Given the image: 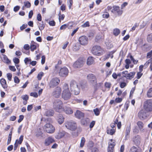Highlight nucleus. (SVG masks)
<instances>
[{"label": "nucleus", "mask_w": 152, "mask_h": 152, "mask_svg": "<svg viewBox=\"0 0 152 152\" xmlns=\"http://www.w3.org/2000/svg\"><path fill=\"white\" fill-rule=\"evenodd\" d=\"M133 141L136 145H138L140 143V137L137 135L134 137L133 139Z\"/></svg>", "instance_id": "obj_17"}, {"label": "nucleus", "mask_w": 152, "mask_h": 152, "mask_svg": "<svg viewBox=\"0 0 152 152\" xmlns=\"http://www.w3.org/2000/svg\"><path fill=\"white\" fill-rule=\"evenodd\" d=\"M137 125L138 126L140 131L142 132H144V129L143 128L144 126V124L141 121H138L137 123Z\"/></svg>", "instance_id": "obj_18"}, {"label": "nucleus", "mask_w": 152, "mask_h": 152, "mask_svg": "<svg viewBox=\"0 0 152 152\" xmlns=\"http://www.w3.org/2000/svg\"><path fill=\"white\" fill-rule=\"evenodd\" d=\"M53 107L56 111L58 112H62L64 110L63 104L59 99H57L54 101L53 103Z\"/></svg>", "instance_id": "obj_3"}, {"label": "nucleus", "mask_w": 152, "mask_h": 152, "mask_svg": "<svg viewBox=\"0 0 152 152\" xmlns=\"http://www.w3.org/2000/svg\"><path fill=\"white\" fill-rule=\"evenodd\" d=\"M70 88L75 95H77L80 92V85L75 81L72 80L70 82Z\"/></svg>", "instance_id": "obj_1"}, {"label": "nucleus", "mask_w": 152, "mask_h": 152, "mask_svg": "<svg viewBox=\"0 0 152 152\" xmlns=\"http://www.w3.org/2000/svg\"><path fill=\"white\" fill-rule=\"evenodd\" d=\"M55 127L53 125L48 123V133L52 134L55 131Z\"/></svg>", "instance_id": "obj_15"}, {"label": "nucleus", "mask_w": 152, "mask_h": 152, "mask_svg": "<svg viewBox=\"0 0 152 152\" xmlns=\"http://www.w3.org/2000/svg\"><path fill=\"white\" fill-rule=\"evenodd\" d=\"M129 152H138V150L137 148L133 146L130 148Z\"/></svg>", "instance_id": "obj_33"}, {"label": "nucleus", "mask_w": 152, "mask_h": 152, "mask_svg": "<svg viewBox=\"0 0 152 152\" xmlns=\"http://www.w3.org/2000/svg\"><path fill=\"white\" fill-rule=\"evenodd\" d=\"M87 79L89 82L94 87H96L97 86V79L96 77L92 74H89L87 75Z\"/></svg>", "instance_id": "obj_5"}, {"label": "nucleus", "mask_w": 152, "mask_h": 152, "mask_svg": "<svg viewBox=\"0 0 152 152\" xmlns=\"http://www.w3.org/2000/svg\"><path fill=\"white\" fill-rule=\"evenodd\" d=\"M65 134V132L64 131L60 132L55 137L57 139H60L63 137Z\"/></svg>", "instance_id": "obj_24"}, {"label": "nucleus", "mask_w": 152, "mask_h": 152, "mask_svg": "<svg viewBox=\"0 0 152 152\" xmlns=\"http://www.w3.org/2000/svg\"><path fill=\"white\" fill-rule=\"evenodd\" d=\"M57 119L58 122L60 124L63 123L64 121V118L62 115L60 114L58 115Z\"/></svg>", "instance_id": "obj_20"}, {"label": "nucleus", "mask_w": 152, "mask_h": 152, "mask_svg": "<svg viewBox=\"0 0 152 152\" xmlns=\"http://www.w3.org/2000/svg\"><path fill=\"white\" fill-rule=\"evenodd\" d=\"M27 24H23L20 27V29L21 30H23V29H24L25 28H26L27 27Z\"/></svg>", "instance_id": "obj_57"}, {"label": "nucleus", "mask_w": 152, "mask_h": 152, "mask_svg": "<svg viewBox=\"0 0 152 152\" xmlns=\"http://www.w3.org/2000/svg\"><path fill=\"white\" fill-rule=\"evenodd\" d=\"M147 58H152V53L151 51L147 53Z\"/></svg>", "instance_id": "obj_55"}, {"label": "nucleus", "mask_w": 152, "mask_h": 152, "mask_svg": "<svg viewBox=\"0 0 152 152\" xmlns=\"http://www.w3.org/2000/svg\"><path fill=\"white\" fill-rule=\"evenodd\" d=\"M14 81L15 83H18L20 82V80L17 77L15 76L14 78Z\"/></svg>", "instance_id": "obj_50"}, {"label": "nucleus", "mask_w": 152, "mask_h": 152, "mask_svg": "<svg viewBox=\"0 0 152 152\" xmlns=\"http://www.w3.org/2000/svg\"><path fill=\"white\" fill-rule=\"evenodd\" d=\"M75 116L77 118H81L84 116V113L79 110H77L75 114Z\"/></svg>", "instance_id": "obj_16"}, {"label": "nucleus", "mask_w": 152, "mask_h": 152, "mask_svg": "<svg viewBox=\"0 0 152 152\" xmlns=\"http://www.w3.org/2000/svg\"><path fill=\"white\" fill-rule=\"evenodd\" d=\"M65 113L68 114H72L73 111L72 110L70 107H66L64 108V110Z\"/></svg>", "instance_id": "obj_25"}, {"label": "nucleus", "mask_w": 152, "mask_h": 152, "mask_svg": "<svg viewBox=\"0 0 152 152\" xmlns=\"http://www.w3.org/2000/svg\"><path fill=\"white\" fill-rule=\"evenodd\" d=\"M31 61V59L28 58H26L24 60V61L26 65L30 64Z\"/></svg>", "instance_id": "obj_36"}, {"label": "nucleus", "mask_w": 152, "mask_h": 152, "mask_svg": "<svg viewBox=\"0 0 152 152\" xmlns=\"http://www.w3.org/2000/svg\"><path fill=\"white\" fill-rule=\"evenodd\" d=\"M67 24H64L61 26L60 29L61 30L65 29L67 27Z\"/></svg>", "instance_id": "obj_54"}, {"label": "nucleus", "mask_w": 152, "mask_h": 152, "mask_svg": "<svg viewBox=\"0 0 152 152\" xmlns=\"http://www.w3.org/2000/svg\"><path fill=\"white\" fill-rule=\"evenodd\" d=\"M138 117L141 119L145 118L147 117V115L145 111L143 110L140 111L138 113Z\"/></svg>", "instance_id": "obj_14"}, {"label": "nucleus", "mask_w": 152, "mask_h": 152, "mask_svg": "<svg viewBox=\"0 0 152 152\" xmlns=\"http://www.w3.org/2000/svg\"><path fill=\"white\" fill-rule=\"evenodd\" d=\"M54 112L53 110H48V117L53 116L54 114Z\"/></svg>", "instance_id": "obj_41"}, {"label": "nucleus", "mask_w": 152, "mask_h": 152, "mask_svg": "<svg viewBox=\"0 0 152 152\" xmlns=\"http://www.w3.org/2000/svg\"><path fill=\"white\" fill-rule=\"evenodd\" d=\"M58 73L60 77H66L68 75L69 70L66 67H64L60 69Z\"/></svg>", "instance_id": "obj_7"}, {"label": "nucleus", "mask_w": 152, "mask_h": 152, "mask_svg": "<svg viewBox=\"0 0 152 152\" xmlns=\"http://www.w3.org/2000/svg\"><path fill=\"white\" fill-rule=\"evenodd\" d=\"M60 80L59 78L55 77L52 79L50 83L49 86L50 88H53L58 85L59 83Z\"/></svg>", "instance_id": "obj_9"}, {"label": "nucleus", "mask_w": 152, "mask_h": 152, "mask_svg": "<svg viewBox=\"0 0 152 152\" xmlns=\"http://www.w3.org/2000/svg\"><path fill=\"white\" fill-rule=\"evenodd\" d=\"M21 98L24 100L23 103L24 105H26L27 103V102L28 99V96L27 95H23L21 96Z\"/></svg>", "instance_id": "obj_23"}, {"label": "nucleus", "mask_w": 152, "mask_h": 152, "mask_svg": "<svg viewBox=\"0 0 152 152\" xmlns=\"http://www.w3.org/2000/svg\"><path fill=\"white\" fill-rule=\"evenodd\" d=\"M102 17L104 18H108L109 17V15L107 12H105L102 15Z\"/></svg>", "instance_id": "obj_48"}, {"label": "nucleus", "mask_w": 152, "mask_h": 152, "mask_svg": "<svg viewBox=\"0 0 152 152\" xmlns=\"http://www.w3.org/2000/svg\"><path fill=\"white\" fill-rule=\"evenodd\" d=\"M131 129V126L130 125L129 126H127L126 128V137H127V136L129 134Z\"/></svg>", "instance_id": "obj_32"}, {"label": "nucleus", "mask_w": 152, "mask_h": 152, "mask_svg": "<svg viewBox=\"0 0 152 152\" xmlns=\"http://www.w3.org/2000/svg\"><path fill=\"white\" fill-rule=\"evenodd\" d=\"M44 75V73L42 72H40L38 74L37 78L39 80H41L42 77Z\"/></svg>", "instance_id": "obj_37"}, {"label": "nucleus", "mask_w": 152, "mask_h": 152, "mask_svg": "<svg viewBox=\"0 0 152 152\" xmlns=\"http://www.w3.org/2000/svg\"><path fill=\"white\" fill-rule=\"evenodd\" d=\"M24 6L27 8H29L31 7L30 3L28 1L24 2Z\"/></svg>", "instance_id": "obj_45"}, {"label": "nucleus", "mask_w": 152, "mask_h": 152, "mask_svg": "<svg viewBox=\"0 0 152 152\" xmlns=\"http://www.w3.org/2000/svg\"><path fill=\"white\" fill-rule=\"evenodd\" d=\"M55 142L54 139L51 137H48V145Z\"/></svg>", "instance_id": "obj_42"}, {"label": "nucleus", "mask_w": 152, "mask_h": 152, "mask_svg": "<svg viewBox=\"0 0 152 152\" xmlns=\"http://www.w3.org/2000/svg\"><path fill=\"white\" fill-rule=\"evenodd\" d=\"M61 91V88L60 87H56L53 92V95L56 98L59 97L60 96Z\"/></svg>", "instance_id": "obj_11"}, {"label": "nucleus", "mask_w": 152, "mask_h": 152, "mask_svg": "<svg viewBox=\"0 0 152 152\" xmlns=\"http://www.w3.org/2000/svg\"><path fill=\"white\" fill-rule=\"evenodd\" d=\"M65 127L68 129L71 130H75L77 128V125L76 123L72 121H67L65 123Z\"/></svg>", "instance_id": "obj_4"}, {"label": "nucleus", "mask_w": 152, "mask_h": 152, "mask_svg": "<svg viewBox=\"0 0 152 152\" xmlns=\"http://www.w3.org/2000/svg\"><path fill=\"white\" fill-rule=\"evenodd\" d=\"M84 64L83 61L81 58H79L73 64V66L75 68L81 67Z\"/></svg>", "instance_id": "obj_12"}, {"label": "nucleus", "mask_w": 152, "mask_h": 152, "mask_svg": "<svg viewBox=\"0 0 152 152\" xmlns=\"http://www.w3.org/2000/svg\"><path fill=\"white\" fill-rule=\"evenodd\" d=\"M19 119L18 120V122L20 123L23 120L24 116L23 115H20L19 116Z\"/></svg>", "instance_id": "obj_52"}, {"label": "nucleus", "mask_w": 152, "mask_h": 152, "mask_svg": "<svg viewBox=\"0 0 152 152\" xmlns=\"http://www.w3.org/2000/svg\"><path fill=\"white\" fill-rule=\"evenodd\" d=\"M7 76L8 79L10 81L11 80L12 77V74L10 73H8L7 74Z\"/></svg>", "instance_id": "obj_49"}, {"label": "nucleus", "mask_w": 152, "mask_h": 152, "mask_svg": "<svg viewBox=\"0 0 152 152\" xmlns=\"http://www.w3.org/2000/svg\"><path fill=\"white\" fill-rule=\"evenodd\" d=\"M122 100L121 98H117L115 99V101L117 103H120L122 101Z\"/></svg>", "instance_id": "obj_60"}, {"label": "nucleus", "mask_w": 152, "mask_h": 152, "mask_svg": "<svg viewBox=\"0 0 152 152\" xmlns=\"http://www.w3.org/2000/svg\"><path fill=\"white\" fill-rule=\"evenodd\" d=\"M30 95L31 96L35 98H37L38 97L37 94L36 92H31L30 93Z\"/></svg>", "instance_id": "obj_51"}, {"label": "nucleus", "mask_w": 152, "mask_h": 152, "mask_svg": "<svg viewBox=\"0 0 152 152\" xmlns=\"http://www.w3.org/2000/svg\"><path fill=\"white\" fill-rule=\"evenodd\" d=\"M23 136L21 135L18 140H16L15 143L20 144L23 140Z\"/></svg>", "instance_id": "obj_30"}, {"label": "nucleus", "mask_w": 152, "mask_h": 152, "mask_svg": "<svg viewBox=\"0 0 152 152\" xmlns=\"http://www.w3.org/2000/svg\"><path fill=\"white\" fill-rule=\"evenodd\" d=\"M3 61L7 64H9L10 62V61L9 59L7 56L3 55Z\"/></svg>", "instance_id": "obj_28"}, {"label": "nucleus", "mask_w": 152, "mask_h": 152, "mask_svg": "<svg viewBox=\"0 0 152 152\" xmlns=\"http://www.w3.org/2000/svg\"><path fill=\"white\" fill-rule=\"evenodd\" d=\"M24 49L26 50H28L30 49V47L28 44H25L23 46Z\"/></svg>", "instance_id": "obj_64"}, {"label": "nucleus", "mask_w": 152, "mask_h": 152, "mask_svg": "<svg viewBox=\"0 0 152 152\" xmlns=\"http://www.w3.org/2000/svg\"><path fill=\"white\" fill-rule=\"evenodd\" d=\"M13 61L15 64H18L20 62L19 59L17 58H13Z\"/></svg>", "instance_id": "obj_47"}, {"label": "nucleus", "mask_w": 152, "mask_h": 152, "mask_svg": "<svg viewBox=\"0 0 152 152\" xmlns=\"http://www.w3.org/2000/svg\"><path fill=\"white\" fill-rule=\"evenodd\" d=\"M126 85V83L125 82H122L121 83L120 86L121 88H123L125 87Z\"/></svg>", "instance_id": "obj_59"}, {"label": "nucleus", "mask_w": 152, "mask_h": 152, "mask_svg": "<svg viewBox=\"0 0 152 152\" xmlns=\"http://www.w3.org/2000/svg\"><path fill=\"white\" fill-rule=\"evenodd\" d=\"M113 9L112 10L111 12L113 13H117L118 15H121L123 11L120 9V7L118 6H114L113 7Z\"/></svg>", "instance_id": "obj_13"}, {"label": "nucleus", "mask_w": 152, "mask_h": 152, "mask_svg": "<svg viewBox=\"0 0 152 152\" xmlns=\"http://www.w3.org/2000/svg\"><path fill=\"white\" fill-rule=\"evenodd\" d=\"M101 49L100 46L95 45L92 47L91 52L92 54L95 55L100 56L101 55V53L100 52Z\"/></svg>", "instance_id": "obj_6"}, {"label": "nucleus", "mask_w": 152, "mask_h": 152, "mask_svg": "<svg viewBox=\"0 0 152 152\" xmlns=\"http://www.w3.org/2000/svg\"><path fill=\"white\" fill-rule=\"evenodd\" d=\"M135 74V72H131L128 73L127 75H124V77H126L127 79L131 80L134 77Z\"/></svg>", "instance_id": "obj_19"}, {"label": "nucleus", "mask_w": 152, "mask_h": 152, "mask_svg": "<svg viewBox=\"0 0 152 152\" xmlns=\"http://www.w3.org/2000/svg\"><path fill=\"white\" fill-rule=\"evenodd\" d=\"M94 62V60L92 57H89L87 60V64L88 65H91L93 64Z\"/></svg>", "instance_id": "obj_27"}, {"label": "nucleus", "mask_w": 152, "mask_h": 152, "mask_svg": "<svg viewBox=\"0 0 152 152\" xmlns=\"http://www.w3.org/2000/svg\"><path fill=\"white\" fill-rule=\"evenodd\" d=\"M120 32V30L117 28H116L113 30V34L115 36H117L119 35Z\"/></svg>", "instance_id": "obj_31"}, {"label": "nucleus", "mask_w": 152, "mask_h": 152, "mask_svg": "<svg viewBox=\"0 0 152 152\" xmlns=\"http://www.w3.org/2000/svg\"><path fill=\"white\" fill-rule=\"evenodd\" d=\"M147 96L149 97H152V88L148 90L147 93Z\"/></svg>", "instance_id": "obj_34"}, {"label": "nucleus", "mask_w": 152, "mask_h": 152, "mask_svg": "<svg viewBox=\"0 0 152 152\" xmlns=\"http://www.w3.org/2000/svg\"><path fill=\"white\" fill-rule=\"evenodd\" d=\"M141 72H139L137 73V78L138 79H140L142 75V74L141 73Z\"/></svg>", "instance_id": "obj_61"}, {"label": "nucleus", "mask_w": 152, "mask_h": 152, "mask_svg": "<svg viewBox=\"0 0 152 152\" xmlns=\"http://www.w3.org/2000/svg\"><path fill=\"white\" fill-rule=\"evenodd\" d=\"M118 122V120H116L113 123H112L111 124V128H113L115 127V124H116L117 122Z\"/></svg>", "instance_id": "obj_58"}, {"label": "nucleus", "mask_w": 152, "mask_h": 152, "mask_svg": "<svg viewBox=\"0 0 152 152\" xmlns=\"http://www.w3.org/2000/svg\"><path fill=\"white\" fill-rule=\"evenodd\" d=\"M37 19L39 21H41L42 20V17L40 14L39 13L37 14Z\"/></svg>", "instance_id": "obj_63"}, {"label": "nucleus", "mask_w": 152, "mask_h": 152, "mask_svg": "<svg viewBox=\"0 0 152 152\" xmlns=\"http://www.w3.org/2000/svg\"><path fill=\"white\" fill-rule=\"evenodd\" d=\"M144 108L147 112L152 110V100H149L146 101L145 103Z\"/></svg>", "instance_id": "obj_8"}, {"label": "nucleus", "mask_w": 152, "mask_h": 152, "mask_svg": "<svg viewBox=\"0 0 152 152\" xmlns=\"http://www.w3.org/2000/svg\"><path fill=\"white\" fill-rule=\"evenodd\" d=\"M115 145V144L114 142L109 144L107 149L108 152H113Z\"/></svg>", "instance_id": "obj_21"}, {"label": "nucleus", "mask_w": 152, "mask_h": 152, "mask_svg": "<svg viewBox=\"0 0 152 152\" xmlns=\"http://www.w3.org/2000/svg\"><path fill=\"white\" fill-rule=\"evenodd\" d=\"M9 69L13 72H15L16 70V69L14 66H9Z\"/></svg>", "instance_id": "obj_53"}, {"label": "nucleus", "mask_w": 152, "mask_h": 152, "mask_svg": "<svg viewBox=\"0 0 152 152\" xmlns=\"http://www.w3.org/2000/svg\"><path fill=\"white\" fill-rule=\"evenodd\" d=\"M111 84L110 83L106 82L105 83V86L106 88H110V87Z\"/></svg>", "instance_id": "obj_62"}, {"label": "nucleus", "mask_w": 152, "mask_h": 152, "mask_svg": "<svg viewBox=\"0 0 152 152\" xmlns=\"http://www.w3.org/2000/svg\"><path fill=\"white\" fill-rule=\"evenodd\" d=\"M59 15V20L60 22L61 21V20H63L65 17L64 15V14H62L61 15V12L60 11L58 13Z\"/></svg>", "instance_id": "obj_39"}, {"label": "nucleus", "mask_w": 152, "mask_h": 152, "mask_svg": "<svg viewBox=\"0 0 152 152\" xmlns=\"http://www.w3.org/2000/svg\"><path fill=\"white\" fill-rule=\"evenodd\" d=\"M79 41L81 45H86L88 43V39L86 36H83L79 38Z\"/></svg>", "instance_id": "obj_10"}, {"label": "nucleus", "mask_w": 152, "mask_h": 152, "mask_svg": "<svg viewBox=\"0 0 152 152\" xmlns=\"http://www.w3.org/2000/svg\"><path fill=\"white\" fill-rule=\"evenodd\" d=\"M147 41L149 42H152V34H148L147 37Z\"/></svg>", "instance_id": "obj_40"}, {"label": "nucleus", "mask_w": 152, "mask_h": 152, "mask_svg": "<svg viewBox=\"0 0 152 152\" xmlns=\"http://www.w3.org/2000/svg\"><path fill=\"white\" fill-rule=\"evenodd\" d=\"M115 131L114 129H110L108 127L107 128V133L110 135H113L115 132Z\"/></svg>", "instance_id": "obj_26"}, {"label": "nucleus", "mask_w": 152, "mask_h": 152, "mask_svg": "<svg viewBox=\"0 0 152 152\" xmlns=\"http://www.w3.org/2000/svg\"><path fill=\"white\" fill-rule=\"evenodd\" d=\"M64 90L62 94V97L65 100H68L71 96V94L69 90L68 85L65 83L63 86Z\"/></svg>", "instance_id": "obj_2"}, {"label": "nucleus", "mask_w": 152, "mask_h": 152, "mask_svg": "<svg viewBox=\"0 0 152 152\" xmlns=\"http://www.w3.org/2000/svg\"><path fill=\"white\" fill-rule=\"evenodd\" d=\"M48 23L51 26H54L56 25V22L54 20H50Z\"/></svg>", "instance_id": "obj_43"}, {"label": "nucleus", "mask_w": 152, "mask_h": 152, "mask_svg": "<svg viewBox=\"0 0 152 152\" xmlns=\"http://www.w3.org/2000/svg\"><path fill=\"white\" fill-rule=\"evenodd\" d=\"M130 58L134 64H136L137 63L138 61V60H135L132 55L130 56Z\"/></svg>", "instance_id": "obj_46"}, {"label": "nucleus", "mask_w": 152, "mask_h": 152, "mask_svg": "<svg viewBox=\"0 0 152 152\" xmlns=\"http://www.w3.org/2000/svg\"><path fill=\"white\" fill-rule=\"evenodd\" d=\"M0 83L2 87L4 89L6 88L7 87V85L6 83V80L4 78H2L0 80Z\"/></svg>", "instance_id": "obj_22"}, {"label": "nucleus", "mask_w": 152, "mask_h": 152, "mask_svg": "<svg viewBox=\"0 0 152 152\" xmlns=\"http://www.w3.org/2000/svg\"><path fill=\"white\" fill-rule=\"evenodd\" d=\"M74 24V23L73 22H69L67 24V27L69 29L71 28Z\"/></svg>", "instance_id": "obj_44"}, {"label": "nucleus", "mask_w": 152, "mask_h": 152, "mask_svg": "<svg viewBox=\"0 0 152 152\" xmlns=\"http://www.w3.org/2000/svg\"><path fill=\"white\" fill-rule=\"evenodd\" d=\"M85 142V138L84 137H82L81 138V142L80 143V146L81 147H83L84 145Z\"/></svg>", "instance_id": "obj_38"}, {"label": "nucleus", "mask_w": 152, "mask_h": 152, "mask_svg": "<svg viewBox=\"0 0 152 152\" xmlns=\"http://www.w3.org/2000/svg\"><path fill=\"white\" fill-rule=\"evenodd\" d=\"M36 43L33 42H31L30 45V49L31 51H33L36 48Z\"/></svg>", "instance_id": "obj_29"}, {"label": "nucleus", "mask_w": 152, "mask_h": 152, "mask_svg": "<svg viewBox=\"0 0 152 152\" xmlns=\"http://www.w3.org/2000/svg\"><path fill=\"white\" fill-rule=\"evenodd\" d=\"M89 26V23L87 21L85 22L82 25V26L83 27H88Z\"/></svg>", "instance_id": "obj_56"}, {"label": "nucleus", "mask_w": 152, "mask_h": 152, "mask_svg": "<svg viewBox=\"0 0 152 152\" xmlns=\"http://www.w3.org/2000/svg\"><path fill=\"white\" fill-rule=\"evenodd\" d=\"M100 111V110L98 108H96L93 110L94 114L96 116H98L99 115Z\"/></svg>", "instance_id": "obj_35"}]
</instances>
